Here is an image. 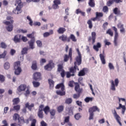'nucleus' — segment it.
Instances as JSON below:
<instances>
[{
	"label": "nucleus",
	"instance_id": "nucleus-55",
	"mask_svg": "<svg viewBox=\"0 0 126 126\" xmlns=\"http://www.w3.org/2000/svg\"><path fill=\"white\" fill-rule=\"evenodd\" d=\"M36 42L37 46L39 47V48H41L43 45V44L42 43V41L41 40H37Z\"/></svg>",
	"mask_w": 126,
	"mask_h": 126
},
{
	"label": "nucleus",
	"instance_id": "nucleus-7",
	"mask_svg": "<svg viewBox=\"0 0 126 126\" xmlns=\"http://www.w3.org/2000/svg\"><path fill=\"white\" fill-rule=\"evenodd\" d=\"M54 67H55V63H54L53 60H50L49 61L48 63L44 66V69L50 71L52 70Z\"/></svg>",
	"mask_w": 126,
	"mask_h": 126
},
{
	"label": "nucleus",
	"instance_id": "nucleus-63",
	"mask_svg": "<svg viewBox=\"0 0 126 126\" xmlns=\"http://www.w3.org/2000/svg\"><path fill=\"white\" fill-rule=\"evenodd\" d=\"M103 12H108V11H109V8H108V6H104L103 7Z\"/></svg>",
	"mask_w": 126,
	"mask_h": 126
},
{
	"label": "nucleus",
	"instance_id": "nucleus-46",
	"mask_svg": "<svg viewBox=\"0 0 126 126\" xmlns=\"http://www.w3.org/2000/svg\"><path fill=\"white\" fill-rule=\"evenodd\" d=\"M63 70H64V69H63V66L62 64H59L58 71H59V72H61V71H63Z\"/></svg>",
	"mask_w": 126,
	"mask_h": 126
},
{
	"label": "nucleus",
	"instance_id": "nucleus-47",
	"mask_svg": "<svg viewBox=\"0 0 126 126\" xmlns=\"http://www.w3.org/2000/svg\"><path fill=\"white\" fill-rule=\"evenodd\" d=\"M65 104H71L72 103V98H68L66 99L65 101Z\"/></svg>",
	"mask_w": 126,
	"mask_h": 126
},
{
	"label": "nucleus",
	"instance_id": "nucleus-58",
	"mask_svg": "<svg viewBox=\"0 0 126 126\" xmlns=\"http://www.w3.org/2000/svg\"><path fill=\"white\" fill-rule=\"evenodd\" d=\"M117 27L118 29H122L124 28V24H122V23H119L117 24Z\"/></svg>",
	"mask_w": 126,
	"mask_h": 126
},
{
	"label": "nucleus",
	"instance_id": "nucleus-38",
	"mask_svg": "<svg viewBox=\"0 0 126 126\" xmlns=\"http://www.w3.org/2000/svg\"><path fill=\"white\" fill-rule=\"evenodd\" d=\"M48 83L50 85L51 88H54V85L55 84V82L51 79H48Z\"/></svg>",
	"mask_w": 126,
	"mask_h": 126
},
{
	"label": "nucleus",
	"instance_id": "nucleus-8",
	"mask_svg": "<svg viewBox=\"0 0 126 126\" xmlns=\"http://www.w3.org/2000/svg\"><path fill=\"white\" fill-rule=\"evenodd\" d=\"M112 28L115 32L114 44L115 46H118V38H119V33L118 32V29H117L116 27H113Z\"/></svg>",
	"mask_w": 126,
	"mask_h": 126
},
{
	"label": "nucleus",
	"instance_id": "nucleus-30",
	"mask_svg": "<svg viewBox=\"0 0 126 126\" xmlns=\"http://www.w3.org/2000/svg\"><path fill=\"white\" fill-rule=\"evenodd\" d=\"M3 67L4 69L8 70V69L10 68V63L9 62H6L4 63Z\"/></svg>",
	"mask_w": 126,
	"mask_h": 126
},
{
	"label": "nucleus",
	"instance_id": "nucleus-49",
	"mask_svg": "<svg viewBox=\"0 0 126 126\" xmlns=\"http://www.w3.org/2000/svg\"><path fill=\"white\" fill-rule=\"evenodd\" d=\"M13 13H15V14L21 13V9L18 10V9H17V7H16V9L13 10Z\"/></svg>",
	"mask_w": 126,
	"mask_h": 126
},
{
	"label": "nucleus",
	"instance_id": "nucleus-64",
	"mask_svg": "<svg viewBox=\"0 0 126 126\" xmlns=\"http://www.w3.org/2000/svg\"><path fill=\"white\" fill-rule=\"evenodd\" d=\"M64 123H67L69 122V116H67L64 118Z\"/></svg>",
	"mask_w": 126,
	"mask_h": 126
},
{
	"label": "nucleus",
	"instance_id": "nucleus-5",
	"mask_svg": "<svg viewBox=\"0 0 126 126\" xmlns=\"http://www.w3.org/2000/svg\"><path fill=\"white\" fill-rule=\"evenodd\" d=\"M110 83L111 84V89L112 91H116V87H118L119 86V83H120V81L118 78H116L115 81L111 80L110 81Z\"/></svg>",
	"mask_w": 126,
	"mask_h": 126
},
{
	"label": "nucleus",
	"instance_id": "nucleus-4",
	"mask_svg": "<svg viewBox=\"0 0 126 126\" xmlns=\"http://www.w3.org/2000/svg\"><path fill=\"white\" fill-rule=\"evenodd\" d=\"M14 69L15 74L16 75H19V74L21 73L22 69H21V67H20V62L18 61L14 63Z\"/></svg>",
	"mask_w": 126,
	"mask_h": 126
},
{
	"label": "nucleus",
	"instance_id": "nucleus-43",
	"mask_svg": "<svg viewBox=\"0 0 126 126\" xmlns=\"http://www.w3.org/2000/svg\"><path fill=\"white\" fill-rule=\"evenodd\" d=\"M63 105H60L57 108V111L58 113H62V112L63 111Z\"/></svg>",
	"mask_w": 126,
	"mask_h": 126
},
{
	"label": "nucleus",
	"instance_id": "nucleus-6",
	"mask_svg": "<svg viewBox=\"0 0 126 126\" xmlns=\"http://www.w3.org/2000/svg\"><path fill=\"white\" fill-rule=\"evenodd\" d=\"M74 66L71 67L69 68V72L72 73V74H74L76 72V69L79 70V68L77 65H80L81 64H79L77 61H75L74 63Z\"/></svg>",
	"mask_w": 126,
	"mask_h": 126
},
{
	"label": "nucleus",
	"instance_id": "nucleus-54",
	"mask_svg": "<svg viewBox=\"0 0 126 126\" xmlns=\"http://www.w3.org/2000/svg\"><path fill=\"white\" fill-rule=\"evenodd\" d=\"M74 118L75 120H77V121H78L80 118H81V115H80V113H77L74 115Z\"/></svg>",
	"mask_w": 126,
	"mask_h": 126
},
{
	"label": "nucleus",
	"instance_id": "nucleus-45",
	"mask_svg": "<svg viewBox=\"0 0 126 126\" xmlns=\"http://www.w3.org/2000/svg\"><path fill=\"white\" fill-rule=\"evenodd\" d=\"M103 13H101V12H96V17L98 18V21H100V18L99 17H103Z\"/></svg>",
	"mask_w": 126,
	"mask_h": 126
},
{
	"label": "nucleus",
	"instance_id": "nucleus-25",
	"mask_svg": "<svg viewBox=\"0 0 126 126\" xmlns=\"http://www.w3.org/2000/svg\"><path fill=\"white\" fill-rule=\"evenodd\" d=\"M99 58L100 59L101 63L102 64H106V59H105V58H106V57L105 56V55H104V54H100Z\"/></svg>",
	"mask_w": 126,
	"mask_h": 126
},
{
	"label": "nucleus",
	"instance_id": "nucleus-17",
	"mask_svg": "<svg viewBox=\"0 0 126 126\" xmlns=\"http://www.w3.org/2000/svg\"><path fill=\"white\" fill-rule=\"evenodd\" d=\"M33 78L35 81H40L41 80V73L39 72H35L33 74Z\"/></svg>",
	"mask_w": 126,
	"mask_h": 126
},
{
	"label": "nucleus",
	"instance_id": "nucleus-41",
	"mask_svg": "<svg viewBox=\"0 0 126 126\" xmlns=\"http://www.w3.org/2000/svg\"><path fill=\"white\" fill-rule=\"evenodd\" d=\"M93 97H87L85 98L84 101L86 103H89V102H92L93 101Z\"/></svg>",
	"mask_w": 126,
	"mask_h": 126
},
{
	"label": "nucleus",
	"instance_id": "nucleus-24",
	"mask_svg": "<svg viewBox=\"0 0 126 126\" xmlns=\"http://www.w3.org/2000/svg\"><path fill=\"white\" fill-rule=\"evenodd\" d=\"M26 88H27L26 85H21L18 87L17 90L19 92H22V91H25Z\"/></svg>",
	"mask_w": 126,
	"mask_h": 126
},
{
	"label": "nucleus",
	"instance_id": "nucleus-28",
	"mask_svg": "<svg viewBox=\"0 0 126 126\" xmlns=\"http://www.w3.org/2000/svg\"><path fill=\"white\" fill-rule=\"evenodd\" d=\"M113 12L116 15H122L123 14L121 13V10H119V8L115 7L113 9Z\"/></svg>",
	"mask_w": 126,
	"mask_h": 126
},
{
	"label": "nucleus",
	"instance_id": "nucleus-22",
	"mask_svg": "<svg viewBox=\"0 0 126 126\" xmlns=\"http://www.w3.org/2000/svg\"><path fill=\"white\" fill-rule=\"evenodd\" d=\"M14 41L15 43H20L21 41V35L17 34L14 36Z\"/></svg>",
	"mask_w": 126,
	"mask_h": 126
},
{
	"label": "nucleus",
	"instance_id": "nucleus-50",
	"mask_svg": "<svg viewBox=\"0 0 126 126\" xmlns=\"http://www.w3.org/2000/svg\"><path fill=\"white\" fill-rule=\"evenodd\" d=\"M17 33H27V31L26 30H23L21 29H19L17 30Z\"/></svg>",
	"mask_w": 126,
	"mask_h": 126
},
{
	"label": "nucleus",
	"instance_id": "nucleus-40",
	"mask_svg": "<svg viewBox=\"0 0 126 126\" xmlns=\"http://www.w3.org/2000/svg\"><path fill=\"white\" fill-rule=\"evenodd\" d=\"M68 115H72L73 114V106H69L68 107Z\"/></svg>",
	"mask_w": 126,
	"mask_h": 126
},
{
	"label": "nucleus",
	"instance_id": "nucleus-3",
	"mask_svg": "<svg viewBox=\"0 0 126 126\" xmlns=\"http://www.w3.org/2000/svg\"><path fill=\"white\" fill-rule=\"evenodd\" d=\"M13 120L14 121H17L18 120V126H22V125L24 124V118L23 117H19V115L18 114L16 113L13 116Z\"/></svg>",
	"mask_w": 126,
	"mask_h": 126
},
{
	"label": "nucleus",
	"instance_id": "nucleus-19",
	"mask_svg": "<svg viewBox=\"0 0 126 126\" xmlns=\"http://www.w3.org/2000/svg\"><path fill=\"white\" fill-rule=\"evenodd\" d=\"M114 118H115L117 123L119 124L120 126H122V123H121V117L117 113V111H116V110H114V113H113Z\"/></svg>",
	"mask_w": 126,
	"mask_h": 126
},
{
	"label": "nucleus",
	"instance_id": "nucleus-15",
	"mask_svg": "<svg viewBox=\"0 0 126 126\" xmlns=\"http://www.w3.org/2000/svg\"><path fill=\"white\" fill-rule=\"evenodd\" d=\"M15 5H17V8L18 10H19L23 7V3L21 1V0H16Z\"/></svg>",
	"mask_w": 126,
	"mask_h": 126
},
{
	"label": "nucleus",
	"instance_id": "nucleus-33",
	"mask_svg": "<svg viewBox=\"0 0 126 126\" xmlns=\"http://www.w3.org/2000/svg\"><path fill=\"white\" fill-rule=\"evenodd\" d=\"M85 71H86V68H84L82 70H81L78 73L79 76H84L85 75Z\"/></svg>",
	"mask_w": 126,
	"mask_h": 126
},
{
	"label": "nucleus",
	"instance_id": "nucleus-60",
	"mask_svg": "<svg viewBox=\"0 0 126 126\" xmlns=\"http://www.w3.org/2000/svg\"><path fill=\"white\" fill-rule=\"evenodd\" d=\"M108 67L110 69H115V67L114 66V65H113V63H109Z\"/></svg>",
	"mask_w": 126,
	"mask_h": 126
},
{
	"label": "nucleus",
	"instance_id": "nucleus-59",
	"mask_svg": "<svg viewBox=\"0 0 126 126\" xmlns=\"http://www.w3.org/2000/svg\"><path fill=\"white\" fill-rule=\"evenodd\" d=\"M80 97V94H74L73 95V98L74 99H78Z\"/></svg>",
	"mask_w": 126,
	"mask_h": 126
},
{
	"label": "nucleus",
	"instance_id": "nucleus-21",
	"mask_svg": "<svg viewBox=\"0 0 126 126\" xmlns=\"http://www.w3.org/2000/svg\"><path fill=\"white\" fill-rule=\"evenodd\" d=\"M122 108V113L123 115H125V112H126V105H122V104L119 103V106L116 107L117 110H120Z\"/></svg>",
	"mask_w": 126,
	"mask_h": 126
},
{
	"label": "nucleus",
	"instance_id": "nucleus-44",
	"mask_svg": "<svg viewBox=\"0 0 126 126\" xmlns=\"http://www.w3.org/2000/svg\"><path fill=\"white\" fill-rule=\"evenodd\" d=\"M114 2L115 0H109L106 3V5H107V6H111Z\"/></svg>",
	"mask_w": 126,
	"mask_h": 126
},
{
	"label": "nucleus",
	"instance_id": "nucleus-32",
	"mask_svg": "<svg viewBox=\"0 0 126 126\" xmlns=\"http://www.w3.org/2000/svg\"><path fill=\"white\" fill-rule=\"evenodd\" d=\"M50 107L49 106H45L43 109V111L44 112V114L45 115H48L49 113H50Z\"/></svg>",
	"mask_w": 126,
	"mask_h": 126
},
{
	"label": "nucleus",
	"instance_id": "nucleus-14",
	"mask_svg": "<svg viewBox=\"0 0 126 126\" xmlns=\"http://www.w3.org/2000/svg\"><path fill=\"white\" fill-rule=\"evenodd\" d=\"M97 20L99 21V19L96 16L95 17L92 18L91 20L88 21L87 24H88L89 28L90 29H92V27H93V25L92 24V21L91 20L93 21H96Z\"/></svg>",
	"mask_w": 126,
	"mask_h": 126
},
{
	"label": "nucleus",
	"instance_id": "nucleus-57",
	"mask_svg": "<svg viewBox=\"0 0 126 126\" xmlns=\"http://www.w3.org/2000/svg\"><path fill=\"white\" fill-rule=\"evenodd\" d=\"M36 123H37V120H36V119H33L31 124V126H36Z\"/></svg>",
	"mask_w": 126,
	"mask_h": 126
},
{
	"label": "nucleus",
	"instance_id": "nucleus-9",
	"mask_svg": "<svg viewBox=\"0 0 126 126\" xmlns=\"http://www.w3.org/2000/svg\"><path fill=\"white\" fill-rule=\"evenodd\" d=\"M44 105L40 104L39 106L38 111L37 112V116L39 119H43L44 118V114L43 111H44Z\"/></svg>",
	"mask_w": 126,
	"mask_h": 126
},
{
	"label": "nucleus",
	"instance_id": "nucleus-37",
	"mask_svg": "<svg viewBox=\"0 0 126 126\" xmlns=\"http://www.w3.org/2000/svg\"><path fill=\"white\" fill-rule=\"evenodd\" d=\"M26 108H28L30 111H31L32 110V108L34 107L33 103H32L31 105H29V103H27L25 104Z\"/></svg>",
	"mask_w": 126,
	"mask_h": 126
},
{
	"label": "nucleus",
	"instance_id": "nucleus-53",
	"mask_svg": "<svg viewBox=\"0 0 126 126\" xmlns=\"http://www.w3.org/2000/svg\"><path fill=\"white\" fill-rule=\"evenodd\" d=\"M70 73H71L70 71L65 72L67 78H70L71 76H74V74H70Z\"/></svg>",
	"mask_w": 126,
	"mask_h": 126
},
{
	"label": "nucleus",
	"instance_id": "nucleus-20",
	"mask_svg": "<svg viewBox=\"0 0 126 126\" xmlns=\"http://www.w3.org/2000/svg\"><path fill=\"white\" fill-rule=\"evenodd\" d=\"M100 112V109L96 106H93L89 108V113H94V112Z\"/></svg>",
	"mask_w": 126,
	"mask_h": 126
},
{
	"label": "nucleus",
	"instance_id": "nucleus-18",
	"mask_svg": "<svg viewBox=\"0 0 126 126\" xmlns=\"http://www.w3.org/2000/svg\"><path fill=\"white\" fill-rule=\"evenodd\" d=\"M59 39L61 40L63 42H68L69 43L70 42V40L67 35H65V34H63L62 35L59 36Z\"/></svg>",
	"mask_w": 126,
	"mask_h": 126
},
{
	"label": "nucleus",
	"instance_id": "nucleus-36",
	"mask_svg": "<svg viewBox=\"0 0 126 126\" xmlns=\"http://www.w3.org/2000/svg\"><path fill=\"white\" fill-rule=\"evenodd\" d=\"M68 39L70 40H72V42H76L77 41V39H76V37H75V36L72 34H71L68 37Z\"/></svg>",
	"mask_w": 126,
	"mask_h": 126
},
{
	"label": "nucleus",
	"instance_id": "nucleus-29",
	"mask_svg": "<svg viewBox=\"0 0 126 126\" xmlns=\"http://www.w3.org/2000/svg\"><path fill=\"white\" fill-rule=\"evenodd\" d=\"M65 31H66L65 28L63 27L59 28V29L57 30V32L59 33V34H63Z\"/></svg>",
	"mask_w": 126,
	"mask_h": 126
},
{
	"label": "nucleus",
	"instance_id": "nucleus-31",
	"mask_svg": "<svg viewBox=\"0 0 126 126\" xmlns=\"http://www.w3.org/2000/svg\"><path fill=\"white\" fill-rule=\"evenodd\" d=\"M13 105H17L20 103V99L19 97L15 98L12 100Z\"/></svg>",
	"mask_w": 126,
	"mask_h": 126
},
{
	"label": "nucleus",
	"instance_id": "nucleus-2",
	"mask_svg": "<svg viewBox=\"0 0 126 126\" xmlns=\"http://www.w3.org/2000/svg\"><path fill=\"white\" fill-rule=\"evenodd\" d=\"M13 22H14V21L13 20H11V21H3V23L5 25H6L7 27H6V29L7 31H8V32H11L13 29Z\"/></svg>",
	"mask_w": 126,
	"mask_h": 126
},
{
	"label": "nucleus",
	"instance_id": "nucleus-12",
	"mask_svg": "<svg viewBox=\"0 0 126 126\" xmlns=\"http://www.w3.org/2000/svg\"><path fill=\"white\" fill-rule=\"evenodd\" d=\"M61 3V0H54L52 7L53 9H59L60 8L59 5Z\"/></svg>",
	"mask_w": 126,
	"mask_h": 126
},
{
	"label": "nucleus",
	"instance_id": "nucleus-13",
	"mask_svg": "<svg viewBox=\"0 0 126 126\" xmlns=\"http://www.w3.org/2000/svg\"><path fill=\"white\" fill-rule=\"evenodd\" d=\"M91 35H92V36H90L88 38V41L91 42L92 41V43L94 44L96 40V32H92Z\"/></svg>",
	"mask_w": 126,
	"mask_h": 126
},
{
	"label": "nucleus",
	"instance_id": "nucleus-26",
	"mask_svg": "<svg viewBox=\"0 0 126 126\" xmlns=\"http://www.w3.org/2000/svg\"><path fill=\"white\" fill-rule=\"evenodd\" d=\"M54 34V31L51 30L49 31V32H45L43 33V37L44 38H47V37H49L50 35H53Z\"/></svg>",
	"mask_w": 126,
	"mask_h": 126
},
{
	"label": "nucleus",
	"instance_id": "nucleus-39",
	"mask_svg": "<svg viewBox=\"0 0 126 126\" xmlns=\"http://www.w3.org/2000/svg\"><path fill=\"white\" fill-rule=\"evenodd\" d=\"M32 68L33 70H36V69H37V62L36 61H34L32 62Z\"/></svg>",
	"mask_w": 126,
	"mask_h": 126
},
{
	"label": "nucleus",
	"instance_id": "nucleus-23",
	"mask_svg": "<svg viewBox=\"0 0 126 126\" xmlns=\"http://www.w3.org/2000/svg\"><path fill=\"white\" fill-rule=\"evenodd\" d=\"M35 43V39H31L30 41H28V44L29 45L30 49L33 50L35 47H34V44Z\"/></svg>",
	"mask_w": 126,
	"mask_h": 126
},
{
	"label": "nucleus",
	"instance_id": "nucleus-51",
	"mask_svg": "<svg viewBox=\"0 0 126 126\" xmlns=\"http://www.w3.org/2000/svg\"><path fill=\"white\" fill-rule=\"evenodd\" d=\"M32 84L35 88L39 87L40 86V83L38 82L33 81Z\"/></svg>",
	"mask_w": 126,
	"mask_h": 126
},
{
	"label": "nucleus",
	"instance_id": "nucleus-42",
	"mask_svg": "<svg viewBox=\"0 0 126 126\" xmlns=\"http://www.w3.org/2000/svg\"><path fill=\"white\" fill-rule=\"evenodd\" d=\"M27 37L30 38V39H32V40H35V36H34V32H32L31 34H27Z\"/></svg>",
	"mask_w": 126,
	"mask_h": 126
},
{
	"label": "nucleus",
	"instance_id": "nucleus-11",
	"mask_svg": "<svg viewBox=\"0 0 126 126\" xmlns=\"http://www.w3.org/2000/svg\"><path fill=\"white\" fill-rule=\"evenodd\" d=\"M76 51L78 53V56L75 58V61L78 63L79 64H81L82 63V56H81V53L79 51V49L77 48Z\"/></svg>",
	"mask_w": 126,
	"mask_h": 126
},
{
	"label": "nucleus",
	"instance_id": "nucleus-48",
	"mask_svg": "<svg viewBox=\"0 0 126 126\" xmlns=\"http://www.w3.org/2000/svg\"><path fill=\"white\" fill-rule=\"evenodd\" d=\"M7 54V52L6 51H4L3 53L0 54V59H4Z\"/></svg>",
	"mask_w": 126,
	"mask_h": 126
},
{
	"label": "nucleus",
	"instance_id": "nucleus-56",
	"mask_svg": "<svg viewBox=\"0 0 126 126\" xmlns=\"http://www.w3.org/2000/svg\"><path fill=\"white\" fill-rule=\"evenodd\" d=\"M106 33L107 34H109V35H110L111 37H113L114 35V33L113 32H112V30L111 29L108 30Z\"/></svg>",
	"mask_w": 126,
	"mask_h": 126
},
{
	"label": "nucleus",
	"instance_id": "nucleus-62",
	"mask_svg": "<svg viewBox=\"0 0 126 126\" xmlns=\"http://www.w3.org/2000/svg\"><path fill=\"white\" fill-rule=\"evenodd\" d=\"M5 78L4 76L3 75L0 74V82H4Z\"/></svg>",
	"mask_w": 126,
	"mask_h": 126
},
{
	"label": "nucleus",
	"instance_id": "nucleus-27",
	"mask_svg": "<svg viewBox=\"0 0 126 126\" xmlns=\"http://www.w3.org/2000/svg\"><path fill=\"white\" fill-rule=\"evenodd\" d=\"M101 47V43H100V42H98L96 45H94L93 49L96 52H99V49H100Z\"/></svg>",
	"mask_w": 126,
	"mask_h": 126
},
{
	"label": "nucleus",
	"instance_id": "nucleus-16",
	"mask_svg": "<svg viewBox=\"0 0 126 126\" xmlns=\"http://www.w3.org/2000/svg\"><path fill=\"white\" fill-rule=\"evenodd\" d=\"M75 91L78 94H81L82 93V92L83 91V90L82 88H80L79 84L78 83H75Z\"/></svg>",
	"mask_w": 126,
	"mask_h": 126
},
{
	"label": "nucleus",
	"instance_id": "nucleus-52",
	"mask_svg": "<svg viewBox=\"0 0 126 126\" xmlns=\"http://www.w3.org/2000/svg\"><path fill=\"white\" fill-rule=\"evenodd\" d=\"M50 114L51 116V117H55V115H56V110L55 109H51L50 110Z\"/></svg>",
	"mask_w": 126,
	"mask_h": 126
},
{
	"label": "nucleus",
	"instance_id": "nucleus-61",
	"mask_svg": "<svg viewBox=\"0 0 126 126\" xmlns=\"http://www.w3.org/2000/svg\"><path fill=\"white\" fill-rule=\"evenodd\" d=\"M14 108L15 109V111H19V110H20V105H17L15 106H14Z\"/></svg>",
	"mask_w": 126,
	"mask_h": 126
},
{
	"label": "nucleus",
	"instance_id": "nucleus-35",
	"mask_svg": "<svg viewBox=\"0 0 126 126\" xmlns=\"http://www.w3.org/2000/svg\"><path fill=\"white\" fill-rule=\"evenodd\" d=\"M29 50V48L28 47H24L23 48L21 51L22 55H27Z\"/></svg>",
	"mask_w": 126,
	"mask_h": 126
},
{
	"label": "nucleus",
	"instance_id": "nucleus-10",
	"mask_svg": "<svg viewBox=\"0 0 126 126\" xmlns=\"http://www.w3.org/2000/svg\"><path fill=\"white\" fill-rule=\"evenodd\" d=\"M70 58V61H72V48H70L69 49L68 55L65 54L64 56V62H67Z\"/></svg>",
	"mask_w": 126,
	"mask_h": 126
},
{
	"label": "nucleus",
	"instance_id": "nucleus-1",
	"mask_svg": "<svg viewBox=\"0 0 126 126\" xmlns=\"http://www.w3.org/2000/svg\"><path fill=\"white\" fill-rule=\"evenodd\" d=\"M56 89H60L61 88V91H57L56 93L57 95L60 96H64L65 95V91H64V85L63 83L58 84L56 87Z\"/></svg>",
	"mask_w": 126,
	"mask_h": 126
},
{
	"label": "nucleus",
	"instance_id": "nucleus-34",
	"mask_svg": "<svg viewBox=\"0 0 126 126\" xmlns=\"http://www.w3.org/2000/svg\"><path fill=\"white\" fill-rule=\"evenodd\" d=\"M88 4L91 7H95V1L94 0H89Z\"/></svg>",
	"mask_w": 126,
	"mask_h": 126
}]
</instances>
